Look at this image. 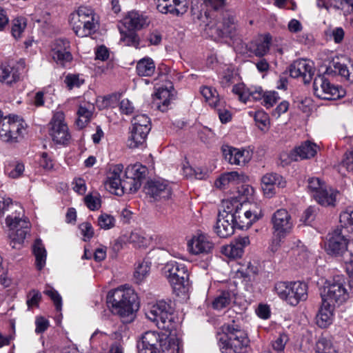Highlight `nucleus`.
I'll return each instance as SVG.
<instances>
[{"instance_id":"1","label":"nucleus","mask_w":353,"mask_h":353,"mask_svg":"<svg viewBox=\"0 0 353 353\" xmlns=\"http://www.w3.org/2000/svg\"><path fill=\"white\" fill-rule=\"evenodd\" d=\"M350 67L339 58L333 59L327 65L324 74L316 76L313 82L314 95L324 100H336L345 96V92L341 88L330 83L326 78L329 75L338 74L346 80L353 82V63L349 62Z\"/></svg>"},{"instance_id":"2","label":"nucleus","mask_w":353,"mask_h":353,"mask_svg":"<svg viewBox=\"0 0 353 353\" xmlns=\"http://www.w3.org/2000/svg\"><path fill=\"white\" fill-rule=\"evenodd\" d=\"M6 210H12L11 214L6 219V225L11 231L9 236L11 239L10 245L12 248H19L30 231V223L24 218V211L22 207L14 203L10 198L0 199V215Z\"/></svg>"},{"instance_id":"3","label":"nucleus","mask_w":353,"mask_h":353,"mask_svg":"<svg viewBox=\"0 0 353 353\" xmlns=\"http://www.w3.org/2000/svg\"><path fill=\"white\" fill-rule=\"evenodd\" d=\"M137 298L132 288L121 286L108 292L107 303L110 305L113 313L121 317H129L138 310Z\"/></svg>"},{"instance_id":"4","label":"nucleus","mask_w":353,"mask_h":353,"mask_svg":"<svg viewBox=\"0 0 353 353\" xmlns=\"http://www.w3.org/2000/svg\"><path fill=\"white\" fill-rule=\"evenodd\" d=\"M223 335L219 339L222 353H243L250 343L248 334L233 321L221 327Z\"/></svg>"},{"instance_id":"5","label":"nucleus","mask_w":353,"mask_h":353,"mask_svg":"<svg viewBox=\"0 0 353 353\" xmlns=\"http://www.w3.org/2000/svg\"><path fill=\"white\" fill-rule=\"evenodd\" d=\"M250 205L248 202L240 201L237 198L223 201V207L225 209V212L235 218L234 222L240 229L250 227L261 216L260 211L252 210Z\"/></svg>"},{"instance_id":"6","label":"nucleus","mask_w":353,"mask_h":353,"mask_svg":"<svg viewBox=\"0 0 353 353\" xmlns=\"http://www.w3.org/2000/svg\"><path fill=\"white\" fill-rule=\"evenodd\" d=\"M345 283L343 275H336L332 280L327 281L321 292L323 304L336 307L345 303L350 296Z\"/></svg>"},{"instance_id":"7","label":"nucleus","mask_w":353,"mask_h":353,"mask_svg":"<svg viewBox=\"0 0 353 353\" xmlns=\"http://www.w3.org/2000/svg\"><path fill=\"white\" fill-rule=\"evenodd\" d=\"M70 23L75 34L88 37L96 30L97 21L94 10L88 6H80L70 14Z\"/></svg>"},{"instance_id":"8","label":"nucleus","mask_w":353,"mask_h":353,"mask_svg":"<svg viewBox=\"0 0 353 353\" xmlns=\"http://www.w3.org/2000/svg\"><path fill=\"white\" fill-rule=\"evenodd\" d=\"M274 290L280 299L292 306L307 299V285L301 281L277 282Z\"/></svg>"},{"instance_id":"9","label":"nucleus","mask_w":353,"mask_h":353,"mask_svg":"<svg viewBox=\"0 0 353 353\" xmlns=\"http://www.w3.org/2000/svg\"><path fill=\"white\" fill-rule=\"evenodd\" d=\"M232 92L238 95L239 100L244 103L251 100H263L262 104L267 108L272 107L279 99L278 93L274 91L263 92L259 86L248 88L243 83L234 85Z\"/></svg>"},{"instance_id":"10","label":"nucleus","mask_w":353,"mask_h":353,"mask_svg":"<svg viewBox=\"0 0 353 353\" xmlns=\"http://www.w3.org/2000/svg\"><path fill=\"white\" fill-rule=\"evenodd\" d=\"M163 272L174 290L183 293L188 291L190 285L189 272L185 264L170 261L164 266Z\"/></svg>"},{"instance_id":"11","label":"nucleus","mask_w":353,"mask_h":353,"mask_svg":"<svg viewBox=\"0 0 353 353\" xmlns=\"http://www.w3.org/2000/svg\"><path fill=\"white\" fill-rule=\"evenodd\" d=\"M145 315L160 329L168 330L172 328L174 318V309L170 303L165 301H159L151 304Z\"/></svg>"},{"instance_id":"12","label":"nucleus","mask_w":353,"mask_h":353,"mask_svg":"<svg viewBox=\"0 0 353 353\" xmlns=\"http://www.w3.org/2000/svg\"><path fill=\"white\" fill-rule=\"evenodd\" d=\"M26 124L19 116L9 115L3 119L0 138L5 142H17L26 131Z\"/></svg>"},{"instance_id":"13","label":"nucleus","mask_w":353,"mask_h":353,"mask_svg":"<svg viewBox=\"0 0 353 353\" xmlns=\"http://www.w3.org/2000/svg\"><path fill=\"white\" fill-rule=\"evenodd\" d=\"M349 244L343 230L337 228L328 233L325 247L328 254L340 256L349 252Z\"/></svg>"},{"instance_id":"14","label":"nucleus","mask_w":353,"mask_h":353,"mask_svg":"<svg viewBox=\"0 0 353 353\" xmlns=\"http://www.w3.org/2000/svg\"><path fill=\"white\" fill-rule=\"evenodd\" d=\"M123 165L122 164H117L112 166L108 174L107 179L105 182V187L112 194L121 196L125 193H132L124 188V183H126V178H121L123 174Z\"/></svg>"},{"instance_id":"15","label":"nucleus","mask_w":353,"mask_h":353,"mask_svg":"<svg viewBox=\"0 0 353 353\" xmlns=\"http://www.w3.org/2000/svg\"><path fill=\"white\" fill-rule=\"evenodd\" d=\"M50 135L57 143L65 144L70 139L68 127L65 122V115L62 111L54 112L50 123Z\"/></svg>"},{"instance_id":"16","label":"nucleus","mask_w":353,"mask_h":353,"mask_svg":"<svg viewBox=\"0 0 353 353\" xmlns=\"http://www.w3.org/2000/svg\"><path fill=\"white\" fill-rule=\"evenodd\" d=\"M273 234L286 236L292 230L294 223L291 215L285 209L277 210L272 216Z\"/></svg>"},{"instance_id":"17","label":"nucleus","mask_w":353,"mask_h":353,"mask_svg":"<svg viewBox=\"0 0 353 353\" xmlns=\"http://www.w3.org/2000/svg\"><path fill=\"white\" fill-rule=\"evenodd\" d=\"M146 171V167L140 163L128 165L123 175L126 178L123 188L132 193L137 192L141 185V181L145 177Z\"/></svg>"},{"instance_id":"18","label":"nucleus","mask_w":353,"mask_h":353,"mask_svg":"<svg viewBox=\"0 0 353 353\" xmlns=\"http://www.w3.org/2000/svg\"><path fill=\"white\" fill-rule=\"evenodd\" d=\"M225 159L231 165L243 166L252 157V151L248 148H236L225 145L222 148Z\"/></svg>"},{"instance_id":"19","label":"nucleus","mask_w":353,"mask_h":353,"mask_svg":"<svg viewBox=\"0 0 353 353\" xmlns=\"http://www.w3.org/2000/svg\"><path fill=\"white\" fill-rule=\"evenodd\" d=\"M122 21L128 30L137 31L148 27L151 19L145 12L133 10L126 13Z\"/></svg>"},{"instance_id":"20","label":"nucleus","mask_w":353,"mask_h":353,"mask_svg":"<svg viewBox=\"0 0 353 353\" xmlns=\"http://www.w3.org/2000/svg\"><path fill=\"white\" fill-rule=\"evenodd\" d=\"M69 48L68 41L57 39L52 44L50 56L57 64L65 66L72 60V55Z\"/></svg>"},{"instance_id":"21","label":"nucleus","mask_w":353,"mask_h":353,"mask_svg":"<svg viewBox=\"0 0 353 353\" xmlns=\"http://www.w3.org/2000/svg\"><path fill=\"white\" fill-rule=\"evenodd\" d=\"M145 192L154 201H165L172 195V189L165 181L157 180L148 181L145 186Z\"/></svg>"},{"instance_id":"22","label":"nucleus","mask_w":353,"mask_h":353,"mask_svg":"<svg viewBox=\"0 0 353 353\" xmlns=\"http://www.w3.org/2000/svg\"><path fill=\"white\" fill-rule=\"evenodd\" d=\"M290 74L293 78H300L305 83L310 82L314 73L313 63L306 59H299L290 66Z\"/></svg>"},{"instance_id":"23","label":"nucleus","mask_w":353,"mask_h":353,"mask_svg":"<svg viewBox=\"0 0 353 353\" xmlns=\"http://www.w3.org/2000/svg\"><path fill=\"white\" fill-rule=\"evenodd\" d=\"M158 10L162 13L173 15L185 14L188 9V0H155Z\"/></svg>"},{"instance_id":"24","label":"nucleus","mask_w":353,"mask_h":353,"mask_svg":"<svg viewBox=\"0 0 353 353\" xmlns=\"http://www.w3.org/2000/svg\"><path fill=\"white\" fill-rule=\"evenodd\" d=\"M261 182L263 194L268 198H271L276 194V187L283 188L285 185L283 176L274 172L264 174Z\"/></svg>"},{"instance_id":"25","label":"nucleus","mask_w":353,"mask_h":353,"mask_svg":"<svg viewBox=\"0 0 353 353\" xmlns=\"http://www.w3.org/2000/svg\"><path fill=\"white\" fill-rule=\"evenodd\" d=\"M234 219L232 216H230V214L225 212V208L219 213L216 223L214 226V232L219 236L227 238L234 233V229L236 226Z\"/></svg>"},{"instance_id":"26","label":"nucleus","mask_w":353,"mask_h":353,"mask_svg":"<svg viewBox=\"0 0 353 353\" xmlns=\"http://www.w3.org/2000/svg\"><path fill=\"white\" fill-rule=\"evenodd\" d=\"M188 245L190 252L195 255L209 254L214 248V243L209 236L203 234L194 235Z\"/></svg>"},{"instance_id":"27","label":"nucleus","mask_w":353,"mask_h":353,"mask_svg":"<svg viewBox=\"0 0 353 353\" xmlns=\"http://www.w3.org/2000/svg\"><path fill=\"white\" fill-rule=\"evenodd\" d=\"M237 25L235 17L227 14L216 24V31L219 37L233 38L236 34Z\"/></svg>"},{"instance_id":"28","label":"nucleus","mask_w":353,"mask_h":353,"mask_svg":"<svg viewBox=\"0 0 353 353\" xmlns=\"http://www.w3.org/2000/svg\"><path fill=\"white\" fill-rule=\"evenodd\" d=\"M248 176L243 172L233 171L225 172L221 174L214 182V185L219 189H225L230 184H237L241 182H245Z\"/></svg>"},{"instance_id":"29","label":"nucleus","mask_w":353,"mask_h":353,"mask_svg":"<svg viewBox=\"0 0 353 353\" xmlns=\"http://www.w3.org/2000/svg\"><path fill=\"white\" fill-rule=\"evenodd\" d=\"M272 42L270 34H261L250 43V50L257 57H263L268 54Z\"/></svg>"},{"instance_id":"30","label":"nucleus","mask_w":353,"mask_h":353,"mask_svg":"<svg viewBox=\"0 0 353 353\" xmlns=\"http://www.w3.org/2000/svg\"><path fill=\"white\" fill-rule=\"evenodd\" d=\"M151 129L131 126L130 134L127 141L129 148L134 149L143 145Z\"/></svg>"},{"instance_id":"31","label":"nucleus","mask_w":353,"mask_h":353,"mask_svg":"<svg viewBox=\"0 0 353 353\" xmlns=\"http://www.w3.org/2000/svg\"><path fill=\"white\" fill-rule=\"evenodd\" d=\"M319 147L314 143L310 141H305L301 143L299 146L296 147L292 151V159L297 161L296 157L301 159H307L314 157L319 150Z\"/></svg>"},{"instance_id":"32","label":"nucleus","mask_w":353,"mask_h":353,"mask_svg":"<svg viewBox=\"0 0 353 353\" xmlns=\"http://www.w3.org/2000/svg\"><path fill=\"white\" fill-rule=\"evenodd\" d=\"M326 183L318 177H310L307 179V190L316 202L325 203V201L320 196L321 192H324Z\"/></svg>"},{"instance_id":"33","label":"nucleus","mask_w":353,"mask_h":353,"mask_svg":"<svg viewBox=\"0 0 353 353\" xmlns=\"http://www.w3.org/2000/svg\"><path fill=\"white\" fill-rule=\"evenodd\" d=\"M165 72H161L160 76L164 77L166 81V85L165 87H159L155 93V96L157 99L162 100L163 105L168 106L170 103V99H172L173 94H172V90H173V85L171 81H168L165 74L168 72V69L165 68Z\"/></svg>"},{"instance_id":"34","label":"nucleus","mask_w":353,"mask_h":353,"mask_svg":"<svg viewBox=\"0 0 353 353\" xmlns=\"http://www.w3.org/2000/svg\"><path fill=\"white\" fill-rule=\"evenodd\" d=\"M19 79V73L17 68L8 64L0 65V82L7 85L16 83Z\"/></svg>"},{"instance_id":"35","label":"nucleus","mask_w":353,"mask_h":353,"mask_svg":"<svg viewBox=\"0 0 353 353\" xmlns=\"http://www.w3.org/2000/svg\"><path fill=\"white\" fill-rule=\"evenodd\" d=\"M334 307V305H325L322 302V305L316 316V323L319 327H326L332 323Z\"/></svg>"},{"instance_id":"36","label":"nucleus","mask_w":353,"mask_h":353,"mask_svg":"<svg viewBox=\"0 0 353 353\" xmlns=\"http://www.w3.org/2000/svg\"><path fill=\"white\" fill-rule=\"evenodd\" d=\"M235 296L232 290L221 291L212 301V307L215 310H222L230 305Z\"/></svg>"},{"instance_id":"37","label":"nucleus","mask_w":353,"mask_h":353,"mask_svg":"<svg viewBox=\"0 0 353 353\" xmlns=\"http://www.w3.org/2000/svg\"><path fill=\"white\" fill-rule=\"evenodd\" d=\"M136 69L139 76L150 77L155 71V65L151 58L144 57L137 62Z\"/></svg>"},{"instance_id":"38","label":"nucleus","mask_w":353,"mask_h":353,"mask_svg":"<svg viewBox=\"0 0 353 353\" xmlns=\"http://www.w3.org/2000/svg\"><path fill=\"white\" fill-rule=\"evenodd\" d=\"M128 241L134 247L146 248L150 245L151 238L141 230H134L130 233Z\"/></svg>"},{"instance_id":"39","label":"nucleus","mask_w":353,"mask_h":353,"mask_svg":"<svg viewBox=\"0 0 353 353\" xmlns=\"http://www.w3.org/2000/svg\"><path fill=\"white\" fill-rule=\"evenodd\" d=\"M33 253L36 259V265L41 270L46 265L47 252L41 239H37L33 245Z\"/></svg>"},{"instance_id":"40","label":"nucleus","mask_w":353,"mask_h":353,"mask_svg":"<svg viewBox=\"0 0 353 353\" xmlns=\"http://www.w3.org/2000/svg\"><path fill=\"white\" fill-rule=\"evenodd\" d=\"M92 110L93 106L90 103L79 106L77 111L78 119L76 123L80 128H83L90 121L92 115Z\"/></svg>"},{"instance_id":"41","label":"nucleus","mask_w":353,"mask_h":353,"mask_svg":"<svg viewBox=\"0 0 353 353\" xmlns=\"http://www.w3.org/2000/svg\"><path fill=\"white\" fill-rule=\"evenodd\" d=\"M108 341L109 336L106 333L96 330L90 337L91 347L98 351H99V347L101 350H105L108 347Z\"/></svg>"},{"instance_id":"42","label":"nucleus","mask_w":353,"mask_h":353,"mask_svg":"<svg viewBox=\"0 0 353 353\" xmlns=\"http://www.w3.org/2000/svg\"><path fill=\"white\" fill-rule=\"evenodd\" d=\"M162 353H180V341L173 335L167 336L161 345Z\"/></svg>"},{"instance_id":"43","label":"nucleus","mask_w":353,"mask_h":353,"mask_svg":"<svg viewBox=\"0 0 353 353\" xmlns=\"http://www.w3.org/2000/svg\"><path fill=\"white\" fill-rule=\"evenodd\" d=\"M201 95L205 101L214 108L218 107L219 103V96L216 89L209 86H202L200 89Z\"/></svg>"},{"instance_id":"44","label":"nucleus","mask_w":353,"mask_h":353,"mask_svg":"<svg viewBox=\"0 0 353 353\" xmlns=\"http://www.w3.org/2000/svg\"><path fill=\"white\" fill-rule=\"evenodd\" d=\"M248 114L254 118L256 125L261 130L268 129L270 123L269 117L263 110L250 111Z\"/></svg>"},{"instance_id":"45","label":"nucleus","mask_w":353,"mask_h":353,"mask_svg":"<svg viewBox=\"0 0 353 353\" xmlns=\"http://www.w3.org/2000/svg\"><path fill=\"white\" fill-rule=\"evenodd\" d=\"M323 190L324 192H321L320 196L322 197V199L324 200L325 203H317L322 206H334L339 192L327 185H326L325 188H324Z\"/></svg>"},{"instance_id":"46","label":"nucleus","mask_w":353,"mask_h":353,"mask_svg":"<svg viewBox=\"0 0 353 353\" xmlns=\"http://www.w3.org/2000/svg\"><path fill=\"white\" fill-rule=\"evenodd\" d=\"M151 263L149 261L143 260L139 262L135 268L134 273V279L137 283H140L149 274Z\"/></svg>"},{"instance_id":"47","label":"nucleus","mask_w":353,"mask_h":353,"mask_svg":"<svg viewBox=\"0 0 353 353\" xmlns=\"http://www.w3.org/2000/svg\"><path fill=\"white\" fill-rule=\"evenodd\" d=\"M141 341L144 342L145 345L146 344L152 347L159 351V343L160 341H162V339L160 338V335L158 332L154 331H148L142 335Z\"/></svg>"},{"instance_id":"48","label":"nucleus","mask_w":353,"mask_h":353,"mask_svg":"<svg viewBox=\"0 0 353 353\" xmlns=\"http://www.w3.org/2000/svg\"><path fill=\"white\" fill-rule=\"evenodd\" d=\"M221 252L229 258L236 259L242 256L243 251L232 241L230 244L223 246Z\"/></svg>"},{"instance_id":"49","label":"nucleus","mask_w":353,"mask_h":353,"mask_svg":"<svg viewBox=\"0 0 353 353\" xmlns=\"http://www.w3.org/2000/svg\"><path fill=\"white\" fill-rule=\"evenodd\" d=\"M289 341V337L285 333L280 334L272 342V347L273 350L276 353H283L286 343Z\"/></svg>"},{"instance_id":"50","label":"nucleus","mask_w":353,"mask_h":353,"mask_svg":"<svg viewBox=\"0 0 353 353\" xmlns=\"http://www.w3.org/2000/svg\"><path fill=\"white\" fill-rule=\"evenodd\" d=\"M26 27V21L23 18H17L13 21L11 32L15 39H19Z\"/></svg>"},{"instance_id":"51","label":"nucleus","mask_w":353,"mask_h":353,"mask_svg":"<svg viewBox=\"0 0 353 353\" xmlns=\"http://www.w3.org/2000/svg\"><path fill=\"white\" fill-rule=\"evenodd\" d=\"M316 353H336L330 341L319 339L316 344Z\"/></svg>"},{"instance_id":"52","label":"nucleus","mask_w":353,"mask_h":353,"mask_svg":"<svg viewBox=\"0 0 353 353\" xmlns=\"http://www.w3.org/2000/svg\"><path fill=\"white\" fill-rule=\"evenodd\" d=\"M121 37L120 39L121 42H123L124 45L129 46L138 47L139 44V38L134 32H121Z\"/></svg>"},{"instance_id":"53","label":"nucleus","mask_w":353,"mask_h":353,"mask_svg":"<svg viewBox=\"0 0 353 353\" xmlns=\"http://www.w3.org/2000/svg\"><path fill=\"white\" fill-rule=\"evenodd\" d=\"M41 299V294L36 290H32L27 294L26 304L28 310L33 307H38Z\"/></svg>"},{"instance_id":"54","label":"nucleus","mask_w":353,"mask_h":353,"mask_svg":"<svg viewBox=\"0 0 353 353\" xmlns=\"http://www.w3.org/2000/svg\"><path fill=\"white\" fill-rule=\"evenodd\" d=\"M114 218L108 214H101L98 218V225L103 230H109L114 226Z\"/></svg>"},{"instance_id":"55","label":"nucleus","mask_w":353,"mask_h":353,"mask_svg":"<svg viewBox=\"0 0 353 353\" xmlns=\"http://www.w3.org/2000/svg\"><path fill=\"white\" fill-rule=\"evenodd\" d=\"M132 126L151 129L150 119L146 114H137L132 120Z\"/></svg>"},{"instance_id":"56","label":"nucleus","mask_w":353,"mask_h":353,"mask_svg":"<svg viewBox=\"0 0 353 353\" xmlns=\"http://www.w3.org/2000/svg\"><path fill=\"white\" fill-rule=\"evenodd\" d=\"M339 221L344 227H351L353 230V209L347 208L342 212L339 216Z\"/></svg>"},{"instance_id":"57","label":"nucleus","mask_w":353,"mask_h":353,"mask_svg":"<svg viewBox=\"0 0 353 353\" xmlns=\"http://www.w3.org/2000/svg\"><path fill=\"white\" fill-rule=\"evenodd\" d=\"M44 294L48 295L53 301L57 310H61L62 307V299L57 291L53 288L46 289Z\"/></svg>"},{"instance_id":"58","label":"nucleus","mask_w":353,"mask_h":353,"mask_svg":"<svg viewBox=\"0 0 353 353\" xmlns=\"http://www.w3.org/2000/svg\"><path fill=\"white\" fill-rule=\"evenodd\" d=\"M64 83L69 90H72L74 88H79L83 83V80H81L78 75L68 74L65 77Z\"/></svg>"},{"instance_id":"59","label":"nucleus","mask_w":353,"mask_h":353,"mask_svg":"<svg viewBox=\"0 0 353 353\" xmlns=\"http://www.w3.org/2000/svg\"><path fill=\"white\" fill-rule=\"evenodd\" d=\"M238 192L241 196L240 201L247 202V200L254 194V189L248 184H243L239 188Z\"/></svg>"},{"instance_id":"60","label":"nucleus","mask_w":353,"mask_h":353,"mask_svg":"<svg viewBox=\"0 0 353 353\" xmlns=\"http://www.w3.org/2000/svg\"><path fill=\"white\" fill-rule=\"evenodd\" d=\"M84 201L90 210H97L101 207V200L98 196L88 194L84 198Z\"/></svg>"},{"instance_id":"61","label":"nucleus","mask_w":353,"mask_h":353,"mask_svg":"<svg viewBox=\"0 0 353 353\" xmlns=\"http://www.w3.org/2000/svg\"><path fill=\"white\" fill-rule=\"evenodd\" d=\"M81 234L85 241H89L94 235V230L92 225L88 222L82 223L79 225Z\"/></svg>"},{"instance_id":"62","label":"nucleus","mask_w":353,"mask_h":353,"mask_svg":"<svg viewBox=\"0 0 353 353\" xmlns=\"http://www.w3.org/2000/svg\"><path fill=\"white\" fill-rule=\"evenodd\" d=\"M325 4V7L327 8V6L329 5L331 7H333L336 9H342L344 4H347L350 7H353V0H323Z\"/></svg>"},{"instance_id":"63","label":"nucleus","mask_w":353,"mask_h":353,"mask_svg":"<svg viewBox=\"0 0 353 353\" xmlns=\"http://www.w3.org/2000/svg\"><path fill=\"white\" fill-rule=\"evenodd\" d=\"M10 177L16 179L19 177L24 171V165L23 163H17L13 166H9L7 168Z\"/></svg>"},{"instance_id":"64","label":"nucleus","mask_w":353,"mask_h":353,"mask_svg":"<svg viewBox=\"0 0 353 353\" xmlns=\"http://www.w3.org/2000/svg\"><path fill=\"white\" fill-rule=\"evenodd\" d=\"M35 325V332L37 334H41L44 332L48 328L50 323L49 321L44 317L39 316L36 319Z\"/></svg>"}]
</instances>
